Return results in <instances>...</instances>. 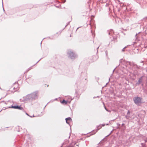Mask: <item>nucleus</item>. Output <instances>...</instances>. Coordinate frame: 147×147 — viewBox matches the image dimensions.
<instances>
[{
  "label": "nucleus",
  "mask_w": 147,
  "mask_h": 147,
  "mask_svg": "<svg viewBox=\"0 0 147 147\" xmlns=\"http://www.w3.org/2000/svg\"><path fill=\"white\" fill-rule=\"evenodd\" d=\"M30 96H31L34 99H36L38 96V93L37 92H34L32 94L30 95Z\"/></svg>",
  "instance_id": "obj_2"
},
{
  "label": "nucleus",
  "mask_w": 147,
  "mask_h": 147,
  "mask_svg": "<svg viewBox=\"0 0 147 147\" xmlns=\"http://www.w3.org/2000/svg\"><path fill=\"white\" fill-rule=\"evenodd\" d=\"M65 119L67 123L68 124H69L70 122L72 121V119L70 117L66 118Z\"/></svg>",
  "instance_id": "obj_4"
},
{
  "label": "nucleus",
  "mask_w": 147,
  "mask_h": 147,
  "mask_svg": "<svg viewBox=\"0 0 147 147\" xmlns=\"http://www.w3.org/2000/svg\"><path fill=\"white\" fill-rule=\"evenodd\" d=\"M70 55L71 56H72V57H76V55H75V54H74L73 53H70Z\"/></svg>",
  "instance_id": "obj_6"
},
{
  "label": "nucleus",
  "mask_w": 147,
  "mask_h": 147,
  "mask_svg": "<svg viewBox=\"0 0 147 147\" xmlns=\"http://www.w3.org/2000/svg\"><path fill=\"white\" fill-rule=\"evenodd\" d=\"M11 108H13V109H18L19 110H23V108L21 107L20 106H12Z\"/></svg>",
  "instance_id": "obj_3"
},
{
  "label": "nucleus",
  "mask_w": 147,
  "mask_h": 147,
  "mask_svg": "<svg viewBox=\"0 0 147 147\" xmlns=\"http://www.w3.org/2000/svg\"><path fill=\"white\" fill-rule=\"evenodd\" d=\"M128 113H129V111H128Z\"/></svg>",
  "instance_id": "obj_7"
},
{
  "label": "nucleus",
  "mask_w": 147,
  "mask_h": 147,
  "mask_svg": "<svg viewBox=\"0 0 147 147\" xmlns=\"http://www.w3.org/2000/svg\"><path fill=\"white\" fill-rule=\"evenodd\" d=\"M68 101H66L65 100H63V101L61 102V104H63L66 105L67 104Z\"/></svg>",
  "instance_id": "obj_5"
},
{
  "label": "nucleus",
  "mask_w": 147,
  "mask_h": 147,
  "mask_svg": "<svg viewBox=\"0 0 147 147\" xmlns=\"http://www.w3.org/2000/svg\"><path fill=\"white\" fill-rule=\"evenodd\" d=\"M133 100L135 103L137 105L141 103V98H140L135 97L134 98Z\"/></svg>",
  "instance_id": "obj_1"
}]
</instances>
